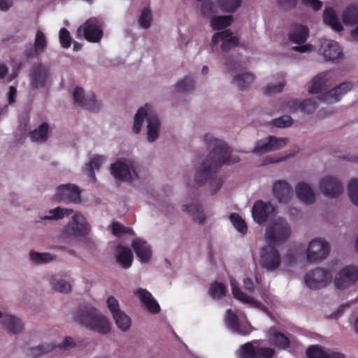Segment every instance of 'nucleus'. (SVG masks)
<instances>
[{
    "label": "nucleus",
    "instance_id": "obj_1",
    "mask_svg": "<svg viewBox=\"0 0 358 358\" xmlns=\"http://www.w3.org/2000/svg\"><path fill=\"white\" fill-rule=\"evenodd\" d=\"M203 142L210 152L196 169L194 176L188 178L187 185L189 187H196L206 184L207 191L214 194L222 185V179L214 174L215 171L223 164L237 163L240 159L222 140L212 134H205Z\"/></svg>",
    "mask_w": 358,
    "mask_h": 358
},
{
    "label": "nucleus",
    "instance_id": "obj_2",
    "mask_svg": "<svg viewBox=\"0 0 358 358\" xmlns=\"http://www.w3.org/2000/svg\"><path fill=\"white\" fill-rule=\"evenodd\" d=\"M146 120V138L149 143L156 141L161 132V122L153 108L148 104L140 108L134 115L132 131L138 134Z\"/></svg>",
    "mask_w": 358,
    "mask_h": 358
},
{
    "label": "nucleus",
    "instance_id": "obj_3",
    "mask_svg": "<svg viewBox=\"0 0 358 358\" xmlns=\"http://www.w3.org/2000/svg\"><path fill=\"white\" fill-rule=\"evenodd\" d=\"M76 320L86 327L99 334H106L110 330L108 319L92 306L80 310Z\"/></svg>",
    "mask_w": 358,
    "mask_h": 358
},
{
    "label": "nucleus",
    "instance_id": "obj_4",
    "mask_svg": "<svg viewBox=\"0 0 358 358\" xmlns=\"http://www.w3.org/2000/svg\"><path fill=\"white\" fill-rule=\"evenodd\" d=\"M291 234V227L286 219L279 216L268 222L264 240L269 245H280L289 239Z\"/></svg>",
    "mask_w": 358,
    "mask_h": 358
},
{
    "label": "nucleus",
    "instance_id": "obj_5",
    "mask_svg": "<svg viewBox=\"0 0 358 358\" xmlns=\"http://www.w3.org/2000/svg\"><path fill=\"white\" fill-rule=\"evenodd\" d=\"M141 167L134 160L121 159L110 166L112 176L120 182H133L140 178Z\"/></svg>",
    "mask_w": 358,
    "mask_h": 358
},
{
    "label": "nucleus",
    "instance_id": "obj_6",
    "mask_svg": "<svg viewBox=\"0 0 358 358\" xmlns=\"http://www.w3.org/2000/svg\"><path fill=\"white\" fill-rule=\"evenodd\" d=\"M334 273L331 268L317 267L305 275V284L310 289L324 288L332 282Z\"/></svg>",
    "mask_w": 358,
    "mask_h": 358
},
{
    "label": "nucleus",
    "instance_id": "obj_7",
    "mask_svg": "<svg viewBox=\"0 0 358 358\" xmlns=\"http://www.w3.org/2000/svg\"><path fill=\"white\" fill-rule=\"evenodd\" d=\"M90 231V226L83 215L75 213L69 222L64 227L62 233V238L66 241H70L78 237L87 236Z\"/></svg>",
    "mask_w": 358,
    "mask_h": 358
},
{
    "label": "nucleus",
    "instance_id": "obj_8",
    "mask_svg": "<svg viewBox=\"0 0 358 358\" xmlns=\"http://www.w3.org/2000/svg\"><path fill=\"white\" fill-rule=\"evenodd\" d=\"M330 250V245L324 238H313L307 245L306 260L312 264L320 263L328 257Z\"/></svg>",
    "mask_w": 358,
    "mask_h": 358
},
{
    "label": "nucleus",
    "instance_id": "obj_9",
    "mask_svg": "<svg viewBox=\"0 0 358 358\" xmlns=\"http://www.w3.org/2000/svg\"><path fill=\"white\" fill-rule=\"evenodd\" d=\"M336 75L334 71L321 72L313 76L306 85L310 94L322 95L336 81Z\"/></svg>",
    "mask_w": 358,
    "mask_h": 358
},
{
    "label": "nucleus",
    "instance_id": "obj_10",
    "mask_svg": "<svg viewBox=\"0 0 358 358\" xmlns=\"http://www.w3.org/2000/svg\"><path fill=\"white\" fill-rule=\"evenodd\" d=\"M238 358H272L275 350L261 347L259 341H252L241 345L236 351Z\"/></svg>",
    "mask_w": 358,
    "mask_h": 358
},
{
    "label": "nucleus",
    "instance_id": "obj_11",
    "mask_svg": "<svg viewBox=\"0 0 358 358\" xmlns=\"http://www.w3.org/2000/svg\"><path fill=\"white\" fill-rule=\"evenodd\" d=\"M317 188L322 194L329 199L338 197L343 191L341 181L331 175L322 176L318 180Z\"/></svg>",
    "mask_w": 358,
    "mask_h": 358
},
{
    "label": "nucleus",
    "instance_id": "obj_12",
    "mask_svg": "<svg viewBox=\"0 0 358 358\" xmlns=\"http://www.w3.org/2000/svg\"><path fill=\"white\" fill-rule=\"evenodd\" d=\"M101 26L102 22L100 20L95 17L90 18L78 28L77 36L85 38L92 43L99 42L103 36Z\"/></svg>",
    "mask_w": 358,
    "mask_h": 358
},
{
    "label": "nucleus",
    "instance_id": "obj_13",
    "mask_svg": "<svg viewBox=\"0 0 358 358\" xmlns=\"http://www.w3.org/2000/svg\"><path fill=\"white\" fill-rule=\"evenodd\" d=\"M224 320L227 327L234 333L245 336L252 331V326L242 313L238 314L228 310Z\"/></svg>",
    "mask_w": 358,
    "mask_h": 358
},
{
    "label": "nucleus",
    "instance_id": "obj_14",
    "mask_svg": "<svg viewBox=\"0 0 358 358\" xmlns=\"http://www.w3.org/2000/svg\"><path fill=\"white\" fill-rule=\"evenodd\" d=\"M308 29L303 25H294L289 33V40L290 42L299 44V45L292 48V50L300 52H309L313 50L314 47L309 44H303L308 37Z\"/></svg>",
    "mask_w": 358,
    "mask_h": 358
},
{
    "label": "nucleus",
    "instance_id": "obj_15",
    "mask_svg": "<svg viewBox=\"0 0 358 358\" xmlns=\"http://www.w3.org/2000/svg\"><path fill=\"white\" fill-rule=\"evenodd\" d=\"M318 54L325 61H336L343 57V50L339 44L334 40L322 38L318 48Z\"/></svg>",
    "mask_w": 358,
    "mask_h": 358
},
{
    "label": "nucleus",
    "instance_id": "obj_16",
    "mask_svg": "<svg viewBox=\"0 0 358 358\" xmlns=\"http://www.w3.org/2000/svg\"><path fill=\"white\" fill-rule=\"evenodd\" d=\"M287 144V138L269 136L256 142L252 152L262 155L281 149Z\"/></svg>",
    "mask_w": 358,
    "mask_h": 358
},
{
    "label": "nucleus",
    "instance_id": "obj_17",
    "mask_svg": "<svg viewBox=\"0 0 358 358\" xmlns=\"http://www.w3.org/2000/svg\"><path fill=\"white\" fill-rule=\"evenodd\" d=\"M52 200L57 202L77 203L80 201L79 189L73 184L60 185L56 188Z\"/></svg>",
    "mask_w": 358,
    "mask_h": 358
},
{
    "label": "nucleus",
    "instance_id": "obj_18",
    "mask_svg": "<svg viewBox=\"0 0 358 358\" xmlns=\"http://www.w3.org/2000/svg\"><path fill=\"white\" fill-rule=\"evenodd\" d=\"M276 213V206L271 201L258 200L253 204L252 216L254 221L259 224H264L273 214Z\"/></svg>",
    "mask_w": 358,
    "mask_h": 358
},
{
    "label": "nucleus",
    "instance_id": "obj_19",
    "mask_svg": "<svg viewBox=\"0 0 358 358\" xmlns=\"http://www.w3.org/2000/svg\"><path fill=\"white\" fill-rule=\"evenodd\" d=\"M358 280V269L354 266H347L341 269L334 277V285L343 289L353 285Z\"/></svg>",
    "mask_w": 358,
    "mask_h": 358
},
{
    "label": "nucleus",
    "instance_id": "obj_20",
    "mask_svg": "<svg viewBox=\"0 0 358 358\" xmlns=\"http://www.w3.org/2000/svg\"><path fill=\"white\" fill-rule=\"evenodd\" d=\"M272 246L264 247L260 252L261 265L268 271L277 270L281 263L279 252Z\"/></svg>",
    "mask_w": 358,
    "mask_h": 358
},
{
    "label": "nucleus",
    "instance_id": "obj_21",
    "mask_svg": "<svg viewBox=\"0 0 358 358\" xmlns=\"http://www.w3.org/2000/svg\"><path fill=\"white\" fill-rule=\"evenodd\" d=\"M75 103L87 110L95 111L99 108L100 103L93 92L85 93L83 88L76 87L73 92Z\"/></svg>",
    "mask_w": 358,
    "mask_h": 358
},
{
    "label": "nucleus",
    "instance_id": "obj_22",
    "mask_svg": "<svg viewBox=\"0 0 358 358\" xmlns=\"http://www.w3.org/2000/svg\"><path fill=\"white\" fill-rule=\"evenodd\" d=\"M133 294L149 313L157 315L160 313L161 308L159 303L148 289L138 287L133 291Z\"/></svg>",
    "mask_w": 358,
    "mask_h": 358
},
{
    "label": "nucleus",
    "instance_id": "obj_23",
    "mask_svg": "<svg viewBox=\"0 0 358 358\" xmlns=\"http://www.w3.org/2000/svg\"><path fill=\"white\" fill-rule=\"evenodd\" d=\"M353 87L354 84L352 83H343L329 91L327 90L318 96V99L327 103L338 102L344 94L351 91Z\"/></svg>",
    "mask_w": 358,
    "mask_h": 358
},
{
    "label": "nucleus",
    "instance_id": "obj_24",
    "mask_svg": "<svg viewBox=\"0 0 358 358\" xmlns=\"http://www.w3.org/2000/svg\"><path fill=\"white\" fill-rule=\"evenodd\" d=\"M272 192L280 203H287L294 196L292 185L284 180H279L273 183Z\"/></svg>",
    "mask_w": 358,
    "mask_h": 358
},
{
    "label": "nucleus",
    "instance_id": "obj_25",
    "mask_svg": "<svg viewBox=\"0 0 358 358\" xmlns=\"http://www.w3.org/2000/svg\"><path fill=\"white\" fill-rule=\"evenodd\" d=\"M238 38L233 36L232 33L228 30L216 32L212 37L210 47L212 50L214 46L221 42V49L223 51H228L238 43Z\"/></svg>",
    "mask_w": 358,
    "mask_h": 358
},
{
    "label": "nucleus",
    "instance_id": "obj_26",
    "mask_svg": "<svg viewBox=\"0 0 358 358\" xmlns=\"http://www.w3.org/2000/svg\"><path fill=\"white\" fill-rule=\"evenodd\" d=\"M317 107V101L312 99L300 101L299 99H292L288 101L285 105V110L290 113L297 110L306 114H311L315 111Z\"/></svg>",
    "mask_w": 358,
    "mask_h": 358
},
{
    "label": "nucleus",
    "instance_id": "obj_27",
    "mask_svg": "<svg viewBox=\"0 0 358 358\" xmlns=\"http://www.w3.org/2000/svg\"><path fill=\"white\" fill-rule=\"evenodd\" d=\"M131 247L138 259L141 263H148L152 257L151 246L144 240L137 238L131 242Z\"/></svg>",
    "mask_w": 358,
    "mask_h": 358
},
{
    "label": "nucleus",
    "instance_id": "obj_28",
    "mask_svg": "<svg viewBox=\"0 0 358 358\" xmlns=\"http://www.w3.org/2000/svg\"><path fill=\"white\" fill-rule=\"evenodd\" d=\"M231 287L233 296L235 299L243 303L248 304L251 307L262 310L264 313H267V308L262 305L261 303L258 302L252 297L246 295L240 289L238 286V283L235 280H231Z\"/></svg>",
    "mask_w": 358,
    "mask_h": 358
},
{
    "label": "nucleus",
    "instance_id": "obj_29",
    "mask_svg": "<svg viewBox=\"0 0 358 358\" xmlns=\"http://www.w3.org/2000/svg\"><path fill=\"white\" fill-rule=\"evenodd\" d=\"M48 74L47 66L42 64L34 66L30 75L31 86L34 88L43 87L47 80Z\"/></svg>",
    "mask_w": 358,
    "mask_h": 358
},
{
    "label": "nucleus",
    "instance_id": "obj_30",
    "mask_svg": "<svg viewBox=\"0 0 358 358\" xmlns=\"http://www.w3.org/2000/svg\"><path fill=\"white\" fill-rule=\"evenodd\" d=\"M114 256L116 262L123 268H129L131 266L133 255L129 248L117 245L115 248Z\"/></svg>",
    "mask_w": 358,
    "mask_h": 358
},
{
    "label": "nucleus",
    "instance_id": "obj_31",
    "mask_svg": "<svg viewBox=\"0 0 358 358\" xmlns=\"http://www.w3.org/2000/svg\"><path fill=\"white\" fill-rule=\"evenodd\" d=\"M255 80V76L248 71L237 73L232 78L231 83L242 91L248 90Z\"/></svg>",
    "mask_w": 358,
    "mask_h": 358
},
{
    "label": "nucleus",
    "instance_id": "obj_32",
    "mask_svg": "<svg viewBox=\"0 0 358 358\" xmlns=\"http://www.w3.org/2000/svg\"><path fill=\"white\" fill-rule=\"evenodd\" d=\"M296 195L299 200L306 203H312L315 200V194L309 184L303 181L295 186Z\"/></svg>",
    "mask_w": 358,
    "mask_h": 358
},
{
    "label": "nucleus",
    "instance_id": "obj_33",
    "mask_svg": "<svg viewBox=\"0 0 358 358\" xmlns=\"http://www.w3.org/2000/svg\"><path fill=\"white\" fill-rule=\"evenodd\" d=\"M72 213V210L62 207H57L50 209L48 212V215H41L38 217V223L45 224L47 222L57 221L63 219Z\"/></svg>",
    "mask_w": 358,
    "mask_h": 358
},
{
    "label": "nucleus",
    "instance_id": "obj_34",
    "mask_svg": "<svg viewBox=\"0 0 358 358\" xmlns=\"http://www.w3.org/2000/svg\"><path fill=\"white\" fill-rule=\"evenodd\" d=\"M267 336L269 343L275 348L280 350H285L289 348V340L285 334L271 328L268 331Z\"/></svg>",
    "mask_w": 358,
    "mask_h": 358
},
{
    "label": "nucleus",
    "instance_id": "obj_35",
    "mask_svg": "<svg viewBox=\"0 0 358 358\" xmlns=\"http://www.w3.org/2000/svg\"><path fill=\"white\" fill-rule=\"evenodd\" d=\"M47 47V39L45 34L41 30H38L36 33L34 48L30 50H26L25 55L28 57H34L45 51Z\"/></svg>",
    "mask_w": 358,
    "mask_h": 358
},
{
    "label": "nucleus",
    "instance_id": "obj_36",
    "mask_svg": "<svg viewBox=\"0 0 358 358\" xmlns=\"http://www.w3.org/2000/svg\"><path fill=\"white\" fill-rule=\"evenodd\" d=\"M286 85L285 76L278 73L275 76L271 82L264 89V92L267 95L280 93Z\"/></svg>",
    "mask_w": 358,
    "mask_h": 358
},
{
    "label": "nucleus",
    "instance_id": "obj_37",
    "mask_svg": "<svg viewBox=\"0 0 358 358\" xmlns=\"http://www.w3.org/2000/svg\"><path fill=\"white\" fill-rule=\"evenodd\" d=\"M1 324L8 332L12 334H18L23 329L22 321L12 315H4L1 320Z\"/></svg>",
    "mask_w": 358,
    "mask_h": 358
},
{
    "label": "nucleus",
    "instance_id": "obj_38",
    "mask_svg": "<svg viewBox=\"0 0 358 358\" xmlns=\"http://www.w3.org/2000/svg\"><path fill=\"white\" fill-rule=\"evenodd\" d=\"M50 284L51 287L61 293H68L71 290V285L69 282L59 278L56 275H52L50 278Z\"/></svg>",
    "mask_w": 358,
    "mask_h": 358
},
{
    "label": "nucleus",
    "instance_id": "obj_39",
    "mask_svg": "<svg viewBox=\"0 0 358 358\" xmlns=\"http://www.w3.org/2000/svg\"><path fill=\"white\" fill-rule=\"evenodd\" d=\"M323 20L325 24L330 26L334 30L340 31L342 30V25L336 17L335 11L332 8H327L323 12Z\"/></svg>",
    "mask_w": 358,
    "mask_h": 358
},
{
    "label": "nucleus",
    "instance_id": "obj_40",
    "mask_svg": "<svg viewBox=\"0 0 358 358\" xmlns=\"http://www.w3.org/2000/svg\"><path fill=\"white\" fill-rule=\"evenodd\" d=\"M106 162L107 158L103 155H94L90 159L86 169L92 180L94 179V171H98Z\"/></svg>",
    "mask_w": 358,
    "mask_h": 358
},
{
    "label": "nucleus",
    "instance_id": "obj_41",
    "mask_svg": "<svg viewBox=\"0 0 358 358\" xmlns=\"http://www.w3.org/2000/svg\"><path fill=\"white\" fill-rule=\"evenodd\" d=\"M49 126L46 123H43L37 128L30 132V138L32 141L36 143H43L48 138Z\"/></svg>",
    "mask_w": 358,
    "mask_h": 358
},
{
    "label": "nucleus",
    "instance_id": "obj_42",
    "mask_svg": "<svg viewBox=\"0 0 358 358\" xmlns=\"http://www.w3.org/2000/svg\"><path fill=\"white\" fill-rule=\"evenodd\" d=\"M113 319L116 327L122 331H127L131 326V320L130 317L124 311L119 312L113 316Z\"/></svg>",
    "mask_w": 358,
    "mask_h": 358
},
{
    "label": "nucleus",
    "instance_id": "obj_43",
    "mask_svg": "<svg viewBox=\"0 0 358 358\" xmlns=\"http://www.w3.org/2000/svg\"><path fill=\"white\" fill-rule=\"evenodd\" d=\"M233 17L231 15L215 16L210 19V26L214 30L225 29L231 25Z\"/></svg>",
    "mask_w": 358,
    "mask_h": 358
},
{
    "label": "nucleus",
    "instance_id": "obj_44",
    "mask_svg": "<svg viewBox=\"0 0 358 358\" xmlns=\"http://www.w3.org/2000/svg\"><path fill=\"white\" fill-rule=\"evenodd\" d=\"M344 24L352 25L358 23V8L357 5H351L348 7L342 15Z\"/></svg>",
    "mask_w": 358,
    "mask_h": 358
},
{
    "label": "nucleus",
    "instance_id": "obj_45",
    "mask_svg": "<svg viewBox=\"0 0 358 358\" xmlns=\"http://www.w3.org/2000/svg\"><path fill=\"white\" fill-rule=\"evenodd\" d=\"M219 8L224 13H234L241 7L243 0H217Z\"/></svg>",
    "mask_w": 358,
    "mask_h": 358
},
{
    "label": "nucleus",
    "instance_id": "obj_46",
    "mask_svg": "<svg viewBox=\"0 0 358 358\" xmlns=\"http://www.w3.org/2000/svg\"><path fill=\"white\" fill-rule=\"evenodd\" d=\"M194 79L192 76H186L174 85L175 90L180 92H189L194 90Z\"/></svg>",
    "mask_w": 358,
    "mask_h": 358
},
{
    "label": "nucleus",
    "instance_id": "obj_47",
    "mask_svg": "<svg viewBox=\"0 0 358 358\" xmlns=\"http://www.w3.org/2000/svg\"><path fill=\"white\" fill-rule=\"evenodd\" d=\"M183 210L189 213L193 219L201 224L205 221L206 217L203 212L201 210L200 205L197 203H192L191 205H185Z\"/></svg>",
    "mask_w": 358,
    "mask_h": 358
},
{
    "label": "nucleus",
    "instance_id": "obj_48",
    "mask_svg": "<svg viewBox=\"0 0 358 358\" xmlns=\"http://www.w3.org/2000/svg\"><path fill=\"white\" fill-rule=\"evenodd\" d=\"M346 188L349 199L354 205L358 206V178H350Z\"/></svg>",
    "mask_w": 358,
    "mask_h": 358
},
{
    "label": "nucleus",
    "instance_id": "obj_49",
    "mask_svg": "<svg viewBox=\"0 0 358 358\" xmlns=\"http://www.w3.org/2000/svg\"><path fill=\"white\" fill-rule=\"evenodd\" d=\"M55 256L48 252H31L29 258L35 264H45L55 259Z\"/></svg>",
    "mask_w": 358,
    "mask_h": 358
},
{
    "label": "nucleus",
    "instance_id": "obj_50",
    "mask_svg": "<svg viewBox=\"0 0 358 358\" xmlns=\"http://www.w3.org/2000/svg\"><path fill=\"white\" fill-rule=\"evenodd\" d=\"M229 219L236 229L242 234H245L248 231L245 220L237 213H232Z\"/></svg>",
    "mask_w": 358,
    "mask_h": 358
},
{
    "label": "nucleus",
    "instance_id": "obj_51",
    "mask_svg": "<svg viewBox=\"0 0 358 358\" xmlns=\"http://www.w3.org/2000/svg\"><path fill=\"white\" fill-rule=\"evenodd\" d=\"M226 287L220 282L213 283L209 288V294L214 299H220L226 294Z\"/></svg>",
    "mask_w": 358,
    "mask_h": 358
},
{
    "label": "nucleus",
    "instance_id": "obj_52",
    "mask_svg": "<svg viewBox=\"0 0 358 358\" xmlns=\"http://www.w3.org/2000/svg\"><path fill=\"white\" fill-rule=\"evenodd\" d=\"M329 353V352L325 351L317 345L310 346L306 350V355L308 358H327Z\"/></svg>",
    "mask_w": 358,
    "mask_h": 358
},
{
    "label": "nucleus",
    "instance_id": "obj_53",
    "mask_svg": "<svg viewBox=\"0 0 358 358\" xmlns=\"http://www.w3.org/2000/svg\"><path fill=\"white\" fill-rule=\"evenodd\" d=\"M152 20V13L148 8H144L138 19V23L141 28L148 29L150 27Z\"/></svg>",
    "mask_w": 358,
    "mask_h": 358
},
{
    "label": "nucleus",
    "instance_id": "obj_54",
    "mask_svg": "<svg viewBox=\"0 0 358 358\" xmlns=\"http://www.w3.org/2000/svg\"><path fill=\"white\" fill-rule=\"evenodd\" d=\"M59 38L61 45L64 48H68L71 44V37L69 31L66 28L59 30Z\"/></svg>",
    "mask_w": 358,
    "mask_h": 358
},
{
    "label": "nucleus",
    "instance_id": "obj_55",
    "mask_svg": "<svg viewBox=\"0 0 358 358\" xmlns=\"http://www.w3.org/2000/svg\"><path fill=\"white\" fill-rule=\"evenodd\" d=\"M106 305L110 314L112 315V317L122 311L120 308L118 301L113 296L108 297Z\"/></svg>",
    "mask_w": 358,
    "mask_h": 358
},
{
    "label": "nucleus",
    "instance_id": "obj_56",
    "mask_svg": "<svg viewBox=\"0 0 358 358\" xmlns=\"http://www.w3.org/2000/svg\"><path fill=\"white\" fill-rule=\"evenodd\" d=\"M112 232L115 236H120L124 234H134V231L130 228H126L119 222H114L112 225Z\"/></svg>",
    "mask_w": 358,
    "mask_h": 358
},
{
    "label": "nucleus",
    "instance_id": "obj_57",
    "mask_svg": "<svg viewBox=\"0 0 358 358\" xmlns=\"http://www.w3.org/2000/svg\"><path fill=\"white\" fill-rule=\"evenodd\" d=\"M289 156L290 155H281V156H278V155L268 156L264 159L262 160V165L266 166V165H268L271 164L285 162L289 157Z\"/></svg>",
    "mask_w": 358,
    "mask_h": 358
},
{
    "label": "nucleus",
    "instance_id": "obj_58",
    "mask_svg": "<svg viewBox=\"0 0 358 358\" xmlns=\"http://www.w3.org/2000/svg\"><path fill=\"white\" fill-rule=\"evenodd\" d=\"M273 124L278 127H287L292 124V119L288 115H283L273 120Z\"/></svg>",
    "mask_w": 358,
    "mask_h": 358
},
{
    "label": "nucleus",
    "instance_id": "obj_59",
    "mask_svg": "<svg viewBox=\"0 0 358 358\" xmlns=\"http://www.w3.org/2000/svg\"><path fill=\"white\" fill-rule=\"evenodd\" d=\"M214 6L213 3L210 1H203L201 7V11L202 14L205 16H210L214 13Z\"/></svg>",
    "mask_w": 358,
    "mask_h": 358
},
{
    "label": "nucleus",
    "instance_id": "obj_60",
    "mask_svg": "<svg viewBox=\"0 0 358 358\" xmlns=\"http://www.w3.org/2000/svg\"><path fill=\"white\" fill-rule=\"evenodd\" d=\"M303 3L308 6L311 7L315 10H318L322 8V3L319 0H303Z\"/></svg>",
    "mask_w": 358,
    "mask_h": 358
},
{
    "label": "nucleus",
    "instance_id": "obj_61",
    "mask_svg": "<svg viewBox=\"0 0 358 358\" xmlns=\"http://www.w3.org/2000/svg\"><path fill=\"white\" fill-rule=\"evenodd\" d=\"M16 96L17 89L13 86H10L7 94V98L9 104H12L15 102Z\"/></svg>",
    "mask_w": 358,
    "mask_h": 358
},
{
    "label": "nucleus",
    "instance_id": "obj_62",
    "mask_svg": "<svg viewBox=\"0 0 358 358\" xmlns=\"http://www.w3.org/2000/svg\"><path fill=\"white\" fill-rule=\"evenodd\" d=\"M13 6V0H0V10L6 12Z\"/></svg>",
    "mask_w": 358,
    "mask_h": 358
},
{
    "label": "nucleus",
    "instance_id": "obj_63",
    "mask_svg": "<svg viewBox=\"0 0 358 358\" xmlns=\"http://www.w3.org/2000/svg\"><path fill=\"white\" fill-rule=\"evenodd\" d=\"M297 0H280V3L287 8H293L296 6Z\"/></svg>",
    "mask_w": 358,
    "mask_h": 358
},
{
    "label": "nucleus",
    "instance_id": "obj_64",
    "mask_svg": "<svg viewBox=\"0 0 358 358\" xmlns=\"http://www.w3.org/2000/svg\"><path fill=\"white\" fill-rule=\"evenodd\" d=\"M73 345V340L71 338H66L60 344V348H67Z\"/></svg>",
    "mask_w": 358,
    "mask_h": 358
}]
</instances>
